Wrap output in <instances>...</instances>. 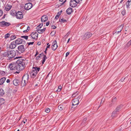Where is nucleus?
I'll use <instances>...</instances> for the list:
<instances>
[{
	"instance_id": "obj_1",
	"label": "nucleus",
	"mask_w": 131,
	"mask_h": 131,
	"mask_svg": "<svg viewBox=\"0 0 131 131\" xmlns=\"http://www.w3.org/2000/svg\"><path fill=\"white\" fill-rule=\"evenodd\" d=\"M40 69L39 68L37 67H33L31 71L30 72V75L31 78H34L37 75L38 72L39 71Z\"/></svg>"
},
{
	"instance_id": "obj_2",
	"label": "nucleus",
	"mask_w": 131,
	"mask_h": 131,
	"mask_svg": "<svg viewBox=\"0 0 131 131\" xmlns=\"http://www.w3.org/2000/svg\"><path fill=\"white\" fill-rule=\"evenodd\" d=\"M29 79V75L28 74H26L24 75L23 77L21 82V85L23 86H25L28 82Z\"/></svg>"
},
{
	"instance_id": "obj_3",
	"label": "nucleus",
	"mask_w": 131,
	"mask_h": 131,
	"mask_svg": "<svg viewBox=\"0 0 131 131\" xmlns=\"http://www.w3.org/2000/svg\"><path fill=\"white\" fill-rule=\"evenodd\" d=\"M7 52L8 57L9 59L14 57L16 55V52L14 50H8Z\"/></svg>"
},
{
	"instance_id": "obj_4",
	"label": "nucleus",
	"mask_w": 131,
	"mask_h": 131,
	"mask_svg": "<svg viewBox=\"0 0 131 131\" xmlns=\"http://www.w3.org/2000/svg\"><path fill=\"white\" fill-rule=\"evenodd\" d=\"M25 67L24 62H22L20 63L17 65L16 67V70L18 71H20L23 70Z\"/></svg>"
},
{
	"instance_id": "obj_5",
	"label": "nucleus",
	"mask_w": 131,
	"mask_h": 131,
	"mask_svg": "<svg viewBox=\"0 0 131 131\" xmlns=\"http://www.w3.org/2000/svg\"><path fill=\"white\" fill-rule=\"evenodd\" d=\"M38 34L36 32H32L30 35V36H29V37L30 38L28 40V41H30L31 39H36L38 38Z\"/></svg>"
},
{
	"instance_id": "obj_6",
	"label": "nucleus",
	"mask_w": 131,
	"mask_h": 131,
	"mask_svg": "<svg viewBox=\"0 0 131 131\" xmlns=\"http://www.w3.org/2000/svg\"><path fill=\"white\" fill-rule=\"evenodd\" d=\"M10 24L9 23L7 22L4 21L0 22V26L2 27L8 26Z\"/></svg>"
},
{
	"instance_id": "obj_7",
	"label": "nucleus",
	"mask_w": 131,
	"mask_h": 131,
	"mask_svg": "<svg viewBox=\"0 0 131 131\" xmlns=\"http://www.w3.org/2000/svg\"><path fill=\"white\" fill-rule=\"evenodd\" d=\"M16 18L18 19H21L23 17V14L21 12L18 11L16 14Z\"/></svg>"
},
{
	"instance_id": "obj_8",
	"label": "nucleus",
	"mask_w": 131,
	"mask_h": 131,
	"mask_svg": "<svg viewBox=\"0 0 131 131\" xmlns=\"http://www.w3.org/2000/svg\"><path fill=\"white\" fill-rule=\"evenodd\" d=\"M9 68L11 71L16 70V64L15 63H11L9 66Z\"/></svg>"
},
{
	"instance_id": "obj_9",
	"label": "nucleus",
	"mask_w": 131,
	"mask_h": 131,
	"mask_svg": "<svg viewBox=\"0 0 131 131\" xmlns=\"http://www.w3.org/2000/svg\"><path fill=\"white\" fill-rule=\"evenodd\" d=\"M79 101V100L77 99H75L73 100L72 102V105L73 106L74 108L76 107V106L75 107V106L78 104Z\"/></svg>"
},
{
	"instance_id": "obj_10",
	"label": "nucleus",
	"mask_w": 131,
	"mask_h": 131,
	"mask_svg": "<svg viewBox=\"0 0 131 131\" xmlns=\"http://www.w3.org/2000/svg\"><path fill=\"white\" fill-rule=\"evenodd\" d=\"M32 7V4L30 3H28L26 4L25 5L24 8L25 9L28 10L30 9Z\"/></svg>"
},
{
	"instance_id": "obj_11",
	"label": "nucleus",
	"mask_w": 131,
	"mask_h": 131,
	"mask_svg": "<svg viewBox=\"0 0 131 131\" xmlns=\"http://www.w3.org/2000/svg\"><path fill=\"white\" fill-rule=\"evenodd\" d=\"M78 3L74 0H71L70 2V5L71 7H75Z\"/></svg>"
},
{
	"instance_id": "obj_12",
	"label": "nucleus",
	"mask_w": 131,
	"mask_h": 131,
	"mask_svg": "<svg viewBox=\"0 0 131 131\" xmlns=\"http://www.w3.org/2000/svg\"><path fill=\"white\" fill-rule=\"evenodd\" d=\"M18 48L19 51V53L20 52L23 53L25 50L24 46L23 45H21L19 46L18 47Z\"/></svg>"
},
{
	"instance_id": "obj_13",
	"label": "nucleus",
	"mask_w": 131,
	"mask_h": 131,
	"mask_svg": "<svg viewBox=\"0 0 131 131\" xmlns=\"http://www.w3.org/2000/svg\"><path fill=\"white\" fill-rule=\"evenodd\" d=\"M8 57L7 52V51L1 53L0 55V59H3L5 57Z\"/></svg>"
},
{
	"instance_id": "obj_14",
	"label": "nucleus",
	"mask_w": 131,
	"mask_h": 131,
	"mask_svg": "<svg viewBox=\"0 0 131 131\" xmlns=\"http://www.w3.org/2000/svg\"><path fill=\"white\" fill-rule=\"evenodd\" d=\"M57 43L56 40L54 41L52 45V48L53 50H55L57 48L58 46L57 44Z\"/></svg>"
},
{
	"instance_id": "obj_15",
	"label": "nucleus",
	"mask_w": 131,
	"mask_h": 131,
	"mask_svg": "<svg viewBox=\"0 0 131 131\" xmlns=\"http://www.w3.org/2000/svg\"><path fill=\"white\" fill-rule=\"evenodd\" d=\"M21 81L17 79H14L13 81V84L16 86H17L20 83Z\"/></svg>"
},
{
	"instance_id": "obj_16",
	"label": "nucleus",
	"mask_w": 131,
	"mask_h": 131,
	"mask_svg": "<svg viewBox=\"0 0 131 131\" xmlns=\"http://www.w3.org/2000/svg\"><path fill=\"white\" fill-rule=\"evenodd\" d=\"M12 7V5L10 3L7 4L5 8V10L6 11H8Z\"/></svg>"
},
{
	"instance_id": "obj_17",
	"label": "nucleus",
	"mask_w": 131,
	"mask_h": 131,
	"mask_svg": "<svg viewBox=\"0 0 131 131\" xmlns=\"http://www.w3.org/2000/svg\"><path fill=\"white\" fill-rule=\"evenodd\" d=\"M23 39L19 38L15 41V43L16 45H18L21 44L23 42Z\"/></svg>"
},
{
	"instance_id": "obj_18",
	"label": "nucleus",
	"mask_w": 131,
	"mask_h": 131,
	"mask_svg": "<svg viewBox=\"0 0 131 131\" xmlns=\"http://www.w3.org/2000/svg\"><path fill=\"white\" fill-rule=\"evenodd\" d=\"M48 17L46 15H43L41 18V21L42 22H45L48 20Z\"/></svg>"
},
{
	"instance_id": "obj_19",
	"label": "nucleus",
	"mask_w": 131,
	"mask_h": 131,
	"mask_svg": "<svg viewBox=\"0 0 131 131\" xmlns=\"http://www.w3.org/2000/svg\"><path fill=\"white\" fill-rule=\"evenodd\" d=\"M92 35V34L90 32H88L86 33L84 35V36L85 38L88 39L90 38Z\"/></svg>"
},
{
	"instance_id": "obj_20",
	"label": "nucleus",
	"mask_w": 131,
	"mask_h": 131,
	"mask_svg": "<svg viewBox=\"0 0 131 131\" xmlns=\"http://www.w3.org/2000/svg\"><path fill=\"white\" fill-rule=\"evenodd\" d=\"M15 42L13 41L12 42L10 45V48L11 49H13L16 47V44Z\"/></svg>"
},
{
	"instance_id": "obj_21",
	"label": "nucleus",
	"mask_w": 131,
	"mask_h": 131,
	"mask_svg": "<svg viewBox=\"0 0 131 131\" xmlns=\"http://www.w3.org/2000/svg\"><path fill=\"white\" fill-rule=\"evenodd\" d=\"M37 31L39 33H41L43 32L46 30L45 28H44L42 29H37Z\"/></svg>"
},
{
	"instance_id": "obj_22",
	"label": "nucleus",
	"mask_w": 131,
	"mask_h": 131,
	"mask_svg": "<svg viewBox=\"0 0 131 131\" xmlns=\"http://www.w3.org/2000/svg\"><path fill=\"white\" fill-rule=\"evenodd\" d=\"M72 8H68L66 12L68 14H70L72 12Z\"/></svg>"
},
{
	"instance_id": "obj_23",
	"label": "nucleus",
	"mask_w": 131,
	"mask_h": 131,
	"mask_svg": "<svg viewBox=\"0 0 131 131\" xmlns=\"http://www.w3.org/2000/svg\"><path fill=\"white\" fill-rule=\"evenodd\" d=\"M6 80V78L5 77L2 78L0 80V85L3 84Z\"/></svg>"
},
{
	"instance_id": "obj_24",
	"label": "nucleus",
	"mask_w": 131,
	"mask_h": 131,
	"mask_svg": "<svg viewBox=\"0 0 131 131\" xmlns=\"http://www.w3.org/2000/svg\"><path fill=\"white\" fill-rule=\"evenodd\" d=\"M24 60L22 59H20L17 61H16V63L17 65H18L21 63H22V62H24Z\"/></svg>"
},
{
	"instance_id": "obj_25",
	"label": "nucleus",
	"mask_w": 131,
	"mask_h": 131,
	"mask_svg": "<svg viewBox=\"0 0 131 131\" xmlns=\"http://www.w3.org/2000/svg\"><path fill=\"white\" fill-rule=\"evenodd\" d=\"M117 114V112L115 110L113 112L111 115V117L113 118H114L115 117L116 114Z\"/></svg>"
},
{
	"instance_id": "obj_26",
	"label": "nucleus",
	"mask_w": 131,
	"mask_h": 131,
	"mask_svg": "<svg viewBox=\"0 0 131 131\" xmlns=\"http://www.w3.org/2000/svg\"><path fill=\"white\" fill-rule=\"evenodd\" d=\"M131 45V40L129 41L128 43L126 44L125 46V48H127L129 47Z\"/></svg>"
},
{
	"instance_id": "obj_27",
	"label": "nucleus",
	"mask_w": 131,
	"mask_h": 131,
	"mask_svg": "<svg viewBox=\"0 0 131 131\" xmlns=\"http://www.w3.org/2000/svg\"><path fill=\"white\" fill-rule=\"evenodd\" d=\"M123 27V25H120L117 28V30H119L121 31L122 30Z\"/></svg>"
},
{
	"instance_id": "obj_28",
	"label": "nucleus",
	"mask_w": 131,
	"mask_h": 131,
	"mask_svg": "<svg viewBox=\"0 0 131 131\" xmlns=\"http://www.w3.org/2000/svg\"><path fill=\"white\" fill-rule=\"evenodd\" d=\"M4 103V99L2 98H0V105H2Z\"/></svg>"
},
{
	"instance_id": "obj_29",
	"label": "nucleus",
	"mask_w": 131,
	"mask_h": 131,
	"mask_svg": "<svg viewBox=\"0 0 131 131\" xmlns=\"http://www.w3.org/2000/svg\"><path fill=\"white\" fill-rule=\"evenodd\" d=\"M4 90L2 89H0V96H2L4 94Z\"/></svg>"
},
{
	"instance_id": "obj_30",
	"label": "nucleus",
	"mask_w": 131,
	"mask_h": 131,
	"mask_svg": "<svg viewBox=\"0 0 131 131\" xmlns=\"http://www.w3.org/2000/svg\"><path fill=\"white\" fill-rule=\"evenodd\" d=\"M121 106L120 105L118 106L115 109V111L117 112H118L119 110L121 109Z\"/></svg>"
},
{
	"instance_id": "obj_31",
	"label": "nucleus",
	"mask_w": 131,
	"mask_h": 131,
	"mask_svg": "<svg viewBox=\"0 0 131 131\" xmlns=\"http://www.w3.org/2000/svg\"><path fill=\"white\" fill-rule=\"evenodd\" d=\"M47 58V57H46V55H44L43 57V60H42V64H43L45 61H46V59Z\"/></svg>"
},
{
	"instance_id": "obj_32",
	"label": "nucleus",
	"mask_w": 131,
	"mask_h": 131,
	"mask_svg": "<svg viewBox=\"0 0 131 131\" xmlns=\"http://www.w3.org/2000/svg\"><path fill=\"white\" fill-rule=\"evenodd\" d=\"M116 97H115L113 99L112 101L113 104H114L115 103L116 101Z\"/></svg>"
},
{
	"instance_id": "obj_33",
	"label": "nucleus",
	"mask_w": 131,
	"mask_h": 131,
	"mask_svg": "<svg viewBox=\"0 0 131 131\" xmlns=\"http://www.w3.org/2000/svg\"><path fill=\"white\" fill-rule=\"evenodd\" d=\"M43 24H40L36 28V29H38L39 28H40L41 27L43 26Z\"/></svg>"
},
{
	"instance_id": "obj_34",
	"label": "nucleus",
	"mask_w": 131,
	"mask_h": 131,
	"mask_svg": "<svg viewBox=\"0 0 131 131\" xmlns=\"http://www.w3.org/2000/svg\"><path fill=\"white\" fill-rule=\"evenodd\" d=\"M59 21L63 23L64 22H67V20H66L64 19L63 18H62L61 19H60L59 20Z\"/></svg>"
},
{
	"instance_id": "obj_35",
	"label": "nucleus",
	"mask_w": 131,
	"mask_h": 131,
	"mask_svg": "<svg viewBox=\"0 0 131 131\" xmlns=\"http://www.w3.org/2000/svg\"><path fill=\"white\" fill-rule=\"evenodd\" d=\"M43 55V53H41V54H39V55L38 56H37V57H36V60H38V59H39L40 58V57H41V55L42 56V55Z\"/></svg>"
},
{
	"instance_id": "obj_36",
	"label": "nucleus",
	"mask_w": 131,
	"mask_h": 131,
	"mask_svg": "<svg viewBox=\"0 0 131 131\" xmlns=\"http://www.w3.org/2000/svg\"><path fill=\"white\" fill-rule=\"evenodd\" d=\"M10 14L12 15H15V11H12V10L10 13Z\"/></svg>"
},
{
	"instance_id": "obj_37",
	"label": "nucleus",
	"mask_w": 131,
	"mask_h": 131,
	"mask_svg": "<svg viewBox=\"0 0 131 131\" xmlns=\"http://www.w3.org/2000/svg\"><path fill=\"white\" fill-rule=\"evenodd\" d=\"M78 93V92H77L75 93L72 94V97H74L76 96L77 95Z\"/></svg>"
},
{
	"instance_id": "obj_38",
	"label": "nucleus",
	"mask_w": 131,
	"mask_h": 131,
	"mask_svg": "<svg viewBox=\"0 0 131 131\" xmlns=\"http://www.w3.org/2000/svg\"><path fill=\"white\" fill-rule=\"evenodd\" d=\"M58 108L60 110H62L63 109V107L61 105H59L58 106Z\"/></svg>"
},
{
	"instance_id": "obj_39",
	"label": "nucleus",
	"mask_w": 131,
	"mask_h": 131,
	"mask_svg": "<svg viewBox=\"0 0 131 131\" xmlns=\"http://www.w3.org/2000/svg\"><path fill=\"white\" fill-rule=\"evenodd\" d=\"M10 39L11 40H13L16 38V36L15 35H12L10 37Z\"/></svg>"
},
{
	"instance_id": "obj_40",
	"label": "nucleus",
	"mask_w": 131,
	"mask_h": 131,
	"mask_svg": "<svg viewBox=\"0 0 131 131\" xmlns=\"http://www.w3.org/2000/svg\"><path fill=\"white\" fill-rule=\"evenodd\" d=\"M10 35V34L9 33H7V34H6L5 35V38L6 39L8 38Z\"/></svg>"
},
{
	"instance_id": "obj_41",
	"label": "nucleus",
	"mask_w": 131,
	"mask_h": 131,
	"mask_svg": "<svg viewBox=\"0 0 131 131\" xmlns=\"http://www.w3.org/2000/svg\"><path fill=\"white\" fill-rule=\"evenodd\" d=\"M82 98V95H79L77 98L76 99H78L79 101H81Z\"/></svg>"
},
{
	"instance_id": "obj_42",
	"label": "nucleus",
	"mask_w": 131,
	"mask_h": 131,
	"mask_svg": "<svg viewBox=\"0 0 131 131\" xmlns=\"http://www.w3.org/2000/svg\"><path fill=\"white\" fill-rule=\"evenodd\" d=\"M21 37L22 38H24L26 40H27L28 39V36H21Z\"/></svg>"
},
{
	"instance_id": "obj_43",
	"label": "nucleus",
	"mask_w": 131,
	"mask_h": 131,
	"mask_svg": "<svg viewBox=\"0 0 131 131\" xmlns=\"http://www.w3.org/2000/svg\"><path fill=\"white\" fill-rule=\"evenodd\" d=\"M30 27L29 26L27 27V29L26 30H24L23 31V32L24 33H26V32H28L30 29Z\"/></svg>"
},
{
	"instance_id": "obj_44",
	"label": "nucleus",
	"mask_w": 131,
	"mask_h": 131,
	"mask_svg": "<svg viewBox=\"0 0 131 131\" xmlns=\"http://www.w3.org/2000/svg\"><path fill=\"white\" fill-rule=\"evenodd\" d=\"M131 4V3H130L129 2H127L126 3V5L127 7V8L129 7V6Z\"/></svg>"
},
{
	"instance_id": "obj_45",
	"label": "nucleus",
	"mask_w": 131,
	"mask_h": 131,
	"mask_svg": "<svg viewBox=\"0 0 131 131\" xmlns=\"http://www.w3.org/2000/svg\"><path fill=\"white\" fill-rule=\"evenodd\" d=\"M86 120H87V118H84L83 119L82 122L81 124V125H82L83 122H84V123H85L86 121Z\"/></svg>"
},
{
	"instance_id": "obj_46",
	"label": "nucleus",
	"mask_w": 131,
	"mask_h": 131,
	"mask_svg": "<svg viewBox=\"0 0 131 131\" xmlns=\"http://www.w3.org/2000/svg\"><path fill=\"white\" fill-rule=\"evenodd\" d=\"M45 111L47 113H49L50 111V109L49 108H48L46 109Z\"/></svg>"
},
{
	"instance_id": "obj_47",
	"label": "nucleus",
	"mask_w": 131,
	"mask_h": 131,
	"mask_svg": "<svg viewBox=\"0 0 131 131\" xmlns=\"http://www.w3.org/2000/svg\"><path fill=\"white\" fill-rule=\"evenodd\" d=\"M70 31H69V32H68L66 34L65 36V37H66V38H67L68 37V36L69 35H70Z\"/></svg>"
},
{
	"instance_id": "obj_48",
	"label": "nucleus",
	"mask_w": 131,
	"mask_h": 131,
	"mask_svg": "<svg viewBox=\"0 0 131 131\" xmlns=\"http://www.w3.org/2000/svg\"><path fill=\"white\" fill-rule=\"evenodd\" d=\"M58 89L59 90L58 91L59 92L62 89V86L61 85H60L58 87Z\"/></svg>"
},
{
	"instance_id": "obj_49",
	"label": "nucleus",
	"mask_w": 131,
	"mask_h": 131,
	"mask_svg": "<svg viewBox=\"0 0 131 131\" xmlns=\"http://www.w3.org/2000/svg\"><path fill=\"white\" fill-rule=\"evenodd\" d=\"M82 0H74V1H76L78 3H81Z\"/></svg>"
},
{
	"instance_id": "obj_50",
	"label": "nucleus",
	"mask_w": 131,
	"mask_h": 131,
	"mask_svg": "<svg viewBox=\"0 0 131 131\" xmlns=\"http://www.w3.org/2000/svg\"><path fill=\"white\" fill-rule=\"evenodd\" d=\"M125 10H124L122 11V14L123 15H124L125 14Z\"/></svg>"
},
{
	"instance_id": "obj_51",
	"label": "nucleus",
	"mask_w": 131,
	"mask_h": 131,
	"mask_svg": "<svg viewBox=\"0 0 131 131\" xmlns=\"http://www.w3.org/2000/svg\"><path fill=\"white\" fill-rule=\"evenodd\" d=\"M34 43V42H29L28 43H27V44H28V45H33Z\"/></svg>"
},
{
	"instance_id": "obj_52",
	"label": "nucleus",
	"mask_w": 131,
	"mask_h": 131,
	"mask_svg": "<svg viewBox=\"0 0 131 131\" xmlns=\"http://www.w3.org/2000/svg\"><path fill=\"white\" fill-rule=\"evenodd\" d=\"M63 0H59L61 2H63L61 4H63L66 1V0H64V1H63Z\"/></svg>"
},
{
	"instance_id": "obj_53",
	"label": "nucleus",
	"mask_w": 131,
	"mask_h": 131,
	"mask_svg": "<svg viewBox=\"0 0 131 131\" xmlns=\"http://www.w3.org/2000/svg\"><path fill=\"white\" fill-rule=\"evenodd\" d=\"M3 11L1 10H0V16H1L3 14Z\"/></svg>"
},
{
	"instance_id": "obj_54",
	"label": "nucleus",
	"mask_w": 131,
	"mask_h": 131,
	"mask_svg": "<svg viewBox=\"0 0 131 131\" xmlns=\"http://www.w3.org/2000/svg\"><path fill=\"white\" fill-rule=\"evenodd\" d=\"M61 14V12H59L58 13L57 15L59 16H60Z\"/></svg>"
},
{
	"instance_id": "obj_55",
	"label": "nucleus",
	"mask_w": 131,
	"mask_h": 131,
	"mask_svg": "<svg viewBox=\"0 0 131 131\" xmlns=\"http://www.w3.org/2000/svg\"><path fill=\"white\" fill-rule=\"evenodd\" d=\"M50 21H48L46 23V25L47 26H48V25H49V24H50Z\"/></svg>"
},
{
	"instance_id": "obj_56",
	"label": "nucleus",
	"mask_w": 131,
	"mask_h": 131,
	"mask_svg": "<svg viewBox=\"0 0 131 131\" xmlns=\"http://www.w3.org/2000/svg\"><path fill=\"white\" fill-rule=\"evenodd\" d=\"M121 31L119 30H117L115 32V33L116 34H118L119 33H120Z\"/></svg>"
},
{
	"instance_id": "obj_57",
	"label": "nucleus",
	"mask_w": 131,
	"mask_h": 131,
	"mask_svg": "<svg viewBox=\"0 0 131 131\" xmlns=\"http://www.w3.org/2000/svg\"><path fill=\"white\" fill-rule=\"evenodd\" d=\"M51 27H52V28L53 29H55L56 28V27L54 26H52Z\"/></svg>"
},
{
	"instance_id": "obj_58",
	"label": "nucleus",
	"mask_w": 131,
	"mask_h": 131,
	"mask_svg": "<svg viewBox=\"0 0 131 131\" xmlns=\"http://www.w3.org/2000/svg\"><path fill=\"white\" fill-rule=\"evenodd\" d=\"M114 104H113V103L112 102L111 103H109V105L110 107L112 106Z\"/></svg>"
},
{
	"instance_id": "obj_59",
	"label": "nucleus",
	"mask_w": 131,
	"mask_h": 131,
	"mask_svg": "<svg viewBox=\"0 0 131 131\" xmlns=\"http://www.w3.org/2000/svg\"><path fill=\"white\" fill-rule=\"evenodd\" d=\"M69 54V52H67L66 53V57H67L68 56V55Z\"/></svg>"
},
{
	"instance_id": "obj_60",
	"label": "nucleus",
	"mask_w": 131,
	"mask_h": 131,
	"mask_svg": "<svg viewBox=\"0 0 131 131\" xmlns=\"http://www.w3.org/2000/svg\"><path fill=\"white\" fill-rule=\"evenodd\" d=\"M59 16H58L57 15H56L55 17V18L56 19H57L59 18Z\"/></svg>"
},
{
	"instance_id": "obj_61",
	"label": "nucleus",
	"mask_w": 131,
	"mask_h": 131,
	"mask_svg": "<svg viewBox=\"0 0 131 131\" xmlns=\"http://www.w3.org/2000/svg\"><path fill=\"white\" fill-rule=\"evenodd\" d=\"M10 82V80L9 79H8L6 81V82L7 83H8Z\"/></svg>"
},
{
	"instance_id": "obj_62",
	"label": "nucleus",
	"mask_w": 131,
	"mask_h": 131,
	"mask_svg": "<svg viewBox=\"0 0 131 131\" xmlns=\"http://www.w3.org/2000/svg\"><path fill=\"white\" fill-rule=\"evenodd\" d=\"M27 120V119H25V121H23V122H24V123H25V122H26Z\"/></svg>"
},
{
	"instance_id": "obj_63",
	"label": "nucleus",
	"mask_w": 131,
	"mask_h": 131,
	"mask_svg": "<svg viewBox=\"0 0 131 131\" xmlns=\"http://www.w3.org/2000/svg\"><path fill=\"white\" fill-rule=\"evenodd\" d=\"M50 45H49L47 46V48H49L50 47Z\"/></svg>"
},
{
	"instance_id": "obj_64",
	"label": "nucleus",
	"mask_w": 131,
	"mask_h": 131,
	"mask_svg": "<svg viewBox=\"0 0 131 131\" xmlns=\"http://www.w3.org/2000/svg\"><path fill=\"white\" fill-rule=\"evenodd\" d=\"M127 2H129L130 3H131V0H128Z\"/></svg>"
}]
</instances>
